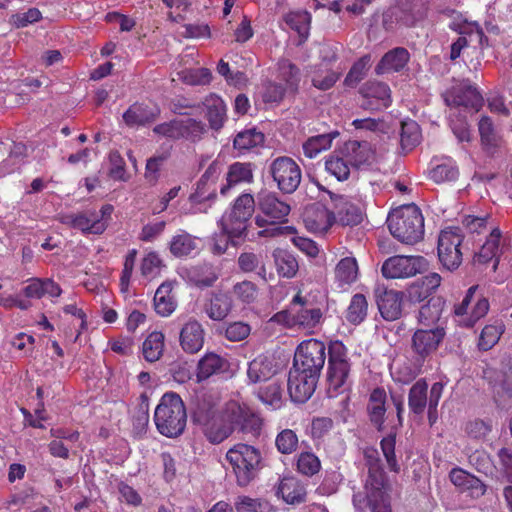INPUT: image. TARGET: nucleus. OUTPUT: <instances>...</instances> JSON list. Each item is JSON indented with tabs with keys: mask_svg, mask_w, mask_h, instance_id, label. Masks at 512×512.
Segmentation results:
<instances>
[{
	"mask_svg": "<svg viewBox=\"0 0 512 512\" xmlns=\"http://www.w3.org/2000/svg\"><path fill=\"white\" fill-rule=\"evenodd\" d=\"M239 403L230 401L221 409L215 405L199 406L197 421L202 425L203 433L211 444H220L235 431L234 421L239 417Z\"/></svg>",
	"mask_w": 512,
	"mask_h": 512,
	"instance_id": "obj_1",
	"label": "nucleus"
},
{
	"mask_svg": "<svg viewBox=\"0 0 512 512\" xmlns=\"http://www.w3.org/2000/svg\"><path fill=\"white\" fill-rule=\"evenodd\" d=\"M387 225L391 234L400 242L415 244L424 236V217L415 204L404 205L387 218Z\"/></svg>",
	"mask_w": 512,
	"mask_h": 512,
	"instance_id": "obj_2",
	"label": "nucleus"
},
{
	"mask_svg": "<svg viewBox=\"0 0 512 512\" xmlns=\"http://www.w3.org/2000/svg\"><path fill=\"white\" fill-rule=\"evenodd\" d=\"M323 315L321 305L298 293L292 298L289 309L276 313L274 319L288 328L312 331L321 324Z\"/></svg>",
	"mask_w": 512,
	"mask_h": 512,
	"instance_id": "obj_3",
	"label": "nucleus"
},
{
	"mask_svg": "<svg viewBox=\"0 0 512 512\" xmlns=\"http://www.w3.org/2000/svg\"><path fill=\"white\" fill-rule=\"evenodd\" d=\"M154 422L159 433L166 437H177L183 433L187 415L184 403L176 393H165L154 413Z\"/></svg>",
	"mask_w": 512,
	"mask_h": 512,
	"instance_id": "obj_4",
	"label": "nucleus"
},
{
	"mask_svg": "<svg viewBox=\"0 0 512 512\" xmlns=\"http://www.w3.org/2000/svg\"><path fill=\"white\" fill-rule=\"evenodd\" d=\"M351 362L348 350L340 341H333L328 347L327 393L336 397L351 388Z\"/></svg>",
	"mask_w": 512,
	"mask_h": 512,
	"instance_id": "obj_5",
	"label": "nucleus"
},
{
	"mask_svg": "<svg viewBox=\"0 0 512 512\" xmlns=\"http://www.w3.org/2000/svg\"><path fill=\"white\" fill-rule=\"evenodd\" d=\"M226 460L232 467L237 484L241 487L248 486L262 468L259 449L245 443H237L231 447L226 453Z\"/></svg>",
	"mask_w": 512,
	"mask_h": 512,
	"instance_id": "obj_6",
	"label": "nucleus"
},
{
	"mask_svg": "<svg viewBox=\"0 0 512 512\" xmlns=\"http://www.w3.org/2000/svg\"><path fill=\"white\" fill-rule=\"evenodd\" d=\"M255 211V200L251 194H242L234 202L229 213L220 221L221 228L226 231L232 240H253L254 234L249 236L248 223Z\"/></svg>",
	"mask_w": 512,
	"mask_h": 512,
	"instance_id": "obj_7",
	"label": "nucleus"
},
{
	"mask_svg": "<svg viewBox=\"0 0 512 512\" xmlns=\"http://www.w3.org/2000/svg\"><path fill=\"white\" fill-rule=\"evenodd\" d=\"M325 361L324 342L311 338L301 342L297 347L293 366L320 377Z\"/></svg>",
	"mask_w": 512,
	"mask_h": 512,
	"instance_id": "obj_8",
	"label": "nucleus"
},
{
	"mask_svg": "<svg viewBox=\"0 0 512 512\" xmlns=\"http://www.w3.org/2000/svg\"><path fill=\"white\" fill-rule=\"evenodd\" d=\"M269 173L278 189L286 194L295 192L302 179L300 166L295 160L287 156L274 159L269 165Z\"/></svg>",
	"mask_w": 512,
	"mask_h": 512,
	"instance_id": "obj_9",
	"label": "nucleus"
},
{
	"mask_svg": "<svg viewBox=\"0 0 512 512\" xmlns=\"http://www.w3.org/2000/svg\"><path fill=\"white\" fill-rule=\"evenodd\" d=\"M462 241L463 236L458 227L446 228L439 235L438 257L443 266L450 271L457 269L462 262Z\"/></svg>",
	"mask_w": 512,
	"mask_h": 512,
	"instance_id": "obj_10",
	"label": "nucleus"
},
{
	"mask_svg": "<svg viewBox=\"0 0 512 512\" xmlns=\"http://www.w3.org/2000/svg\"><path fill=\"white\" fill-rule=\"evenodd\" d=\"M257 203L264 216H256L255 223L263 228L267 223L280 224L286 221L290 205L280 200L273 192L262 191L257 196Z\"/></svg>",
	"mask_w": 512,
	"mask_h": 512,
	"instance_id": "obj_11",
	"label": "nucleus"
},
{
	"mask_svg": "<svg viewBox=\"0 0 512 512\" xmlns=\"http://www.w3.org/2000/svg\"><path fill=\"white\" fill-rule=\"evenodd\" d=\"M327 193L334 202V209L342 225L356 226L362 222L365 210V202L362 198L338 195L331 191Z\"/></svg>",
	"mask_w": 512,
	"mask_h": 512,
	"instance_id": "obj_12",
	"label": "nucleus"
},
{
	"mask_svg": "<svg viewBox=\"0 0 512 512\" xmlns=\"http://www.w3.org/2000/svg\"><path fill=\"white\" fill-rule=\"evenodd\" d=\"M425 266L422 256L397 255L388 258L382 265V275L388 279L408 278L420 273Z\"/></svg>",
	"mask_w": 512,
	"mask_h": 512,
	"instance_id": "obj_13",
	"label": "nucleus"
},
{
	"mask_svg": "<svg viewBox=\"0 0 512 512\" xmlns=\"http://www.w3.org/2000/svg\"><path fill=\"white\" fill-rule=\"evenodd\" d=\"M319 377L293 366L289 371L287 389L293 402L304 403L314 393Z\"/></svg>",
	"mask_w": 512,
	"mask_h": 512,
	"instance_id": "obj_14",
	"label": "nucleus"
},
{
	"mask_svg": "<svg viewBox=\"0 0 512 512\" xmlns=\"http://www.w3.org/2000/svg\"><path fill=\"white\" fill-rule=\"evenodd\" d=\"M446 335L444 327L437 325L432 328L417 329L412 336V349L417 360L424 361L439 347Z\"/></svg>",
	"mask_w": 512,
	"mask_h": 512,
	"instance_id": "obj_15",
	"label": "nucleus"
},
{
	"mask_svg": "<svg viewBox=\"0 0 512 512\" xmlns=\"http://www.w3.org/2000/svg\"><path fill=\"white\" fill-rule=\"evenodd\" d=\"M221 174V165L211 163L196 184L195 191L189 196L192 205H201L206 201L214 200L217 192V181Z\"/></svg>",
	"mask_w": 512,
	"mask_h": 512,
	"instance_id": "obj_16",
	"label": "nucleus"
},
{
	"mask_svg": "<svg viewBox=\"0 0 512 512\" xmlns=\"http://www.w3.org/2000/svg\"><path fill=\"white\" fill-rule=\"evenodd\" d=\"M60 222L85 234L99 235L105 231V223L99 219L96 210L63 214L60 216Z\"/></svg>",
	"mask_w": 512,
	"mask_h": 512,
	"instance_id": "obj_17",
	"label": "nucleus"
},
{
	"mask_svg": "<svg viewBox=\"0 0 512 512\" xmlns=\"http://www.w3.org/2000/svg\"><path fill=\"white\" fill-rule=\"evenodd\" d=\"M376 303L381 316L387 321H394L402 315L403 293L377 286L375 291Z\"/></svg>",
	"mask_w": 512,
	"mask_h": 512,
	"instance_id": "obj_18",
	"label": "nucleus"
},
{
	"mask_svg": "<svg viewBox=\"0 0 512 512\" xmlns=\"http://www.w3.org/2000/svg\"><path fill=\"white\" fill-rule=\"evenodd\" d=\"M484 376L498 397L512 396V363L509 359L503 360L498 367L486 369Z\"/></svg>",
	"mask_w": 512,
	"mask_h": 512,
	"instance_id": "obj_19",
	"label": "nucleus"
},
{
	"mask_svg": "<svg viewBox=\"0 0 512 512\" xmlns=\"http://www.w3.org/2000/svg\"><path fill=\"white\" fill-rule=\"evenodd\" d=\"M360 94L365 98L364 108L380 110L390 106L391 90L389 86L379 81H367L360 88Z\"/></svg>",
	"mask_w": 512,
	"mask_h": 512,
	"instance_id": "obj_20",
	"label": "nucleus"
},
{
	"mask_svg": "<svg viewBox=\"0 0 512 512\" xmlns=\"http://www.w3.org/2000/svg\"><path fill=\"white\" fill-rule=\"evenodd\" d=\"M445 102L448 106L478 110L482 106L483 98L474 86L463 82L446 93Z\"/></svg>",
	"mask_w": 512,
	"mask_h": 512,
	"instance_id": "obj_21",
	"label": "nucleus"
},
{
	"mask_svg": "<svg viewBox=\"0 0 512 512\" xmlns=\"http://www.w3.org/2000/svg\"><path fill=\"white\" fill-rule=\"evenodd\" d=\"M200 243L198 237L179 229L169 241V250L177 258L188 257L200 250Z\"/></svg>",
	"mask_w": 512,
	"mask_h": 512,
	"instance_id": "obj_22",
	"label": "nucleus"
},
{
	"mask_svg": "<svg viewBox=\"0 0 512 512\" xmlns=\"http://www.w3.org/2000/svg\"><path fill=\"white\" fill-rule=\"evenodd\" d=\"M180 345L186 353L194 354L204 344V329L196 320H189L180 331Z\"/></svg>",
	"mask_w": 512,
	"mask_h": 512,
	"instance_id": "obj_23",
	"label": "nucleus"
},
{
	"mask_svg": "<svg viewBox=\"0 0 512 512\" xmlns=\"http://www.w3.org/2000/svg\"><path fill=\"white\" fill-rule=\"evenodd\" d=\"M203 105L206 109L205 117L209 123V128L219 131L227 120V107L225 102L215 94L208 95Z\"/></svg>",
	"mask_w": 512,
	"mask_h": 512,
	"instance_id": "obj_24",
	"label": "nucleus"
},
{
	"mask_svg": "<svg viewBox=\"0 0 512 512\" xmlns=\"http://www.w3.org/2000/svg\"><path fill=\"white\" fill-rule=\"evenodd\" d=\"M410 54L403 47L393 48L383 55L375 67V73L378 75L399 72L407 65Z\"/></svg>",
	"mask_w": 512,
	"mask_h": 512,
	"instance_id": "obj_25",
	"label": "nucleus"
},
{
	"mask_svg": "<svg viewBox=\"0 0 512 512\" xmlns=\"http://www.w3.org/2000/svg\"><path fill=\"white\" fill-rule=\"evenodd\" d=\"M387 394L384 388H375L369 396L367 412L371 423L382 431L385 422Z\"/></svg>",
	"mask_w": 512,
	"mask_h": 512,
	"instance_id": "obj_26",
	"label": "nucleus"
},
{
	"mask_svg": "<svg viewBox=\"0 0 512 512\" xmlns=\"http://www.w3.org/2000/svg\"><path fill=\"white\" fill-rule=\"evenodd\" d=\"M277 495L289 505H299L306 501L307 491L305 485L294 477L283 478L278 486Z\"/></svg>",
	"mask_w": 512,
	"mask_h": 512,
	"instance_id": "obj_27",
	"label": "nucleus"
},
{
	"mask_svg": "<svg viewBox=\"0 0 512 512\" xmlns=\"http://www.w3.org/2000/svg\"><path fill=\"white\" fill-rule=\"evenodd\" d=\"M449 479L460 490H469L476 496H482L486 492L485 484L462 468H453L449 473Z\"/></svg>",
	"mask_w": 512,
	"mask_h": 512,
	"instance_id": "obj_28",
	"label": "nucleus"
},
{
	"mask_svg": "<svg viewBox=\"0 0 512 512\" xmlns=\"http://www.w3.org/2000/svg\"><path fill=\"white\" fill-rule=\"evenodd\" d=\"M364 458L368 467V477L365 487L379 486L387 484L386 474L381 465L379 453L375 448H366Z\"/></svg>",
	"mask_w": 512,
	"mask_h": 512,
	"instance_id": "obj_29",
	"label": "nucleus"
},
{
	"mask_svg": "<svg viewBox=\"0 0 512 512\" xmlns=\"http://www.w3.org/2000/svg\"><path fill=\"white\" fill-rule=\"evenodd\" d=\"M227 368L228 362L225 358L213 352L206 353L198 362L196 376L200 382L226 371Z\"/></svg>",
	"mask_w": 512,
	"mask_h": 512,
	"instance_id": "obj_30",
	"label": "nucleus"
},
{
	"mask_svg": "<svg viewBox=\"0 0 512 512\" xmlns=\"http://www.w3.org/2000/svg\"><path fill=\"white\" fill-rule=\"evenodd\" d=\"M275 373L273 361L264 355H259L248 365L247 376L254 384L271 380Z\"/></svg>",
	"mask_w": 512,
	"mask_h": 512,
	"instance_id": "obj_31",
	"label": "nucleus"
},
{
	"mask_svg": "<svg viewBox=\"0 0 512 512\" xmlns=\"http://www.w3.org/2000/svg\"><path fill=\"white\" fill-rule=\"evenodd\" d=\"M239 417L234 421V428L239 429L240 432L251 437H258L260 435L263 421L251 411L248 407L239 404Z\"/></svg>",
	"mask_w": 512,
	"mask_h": 512,
	"instance_id": "obj_32",
	"label": "nucleus"
},
{
	"mask_svg": "<svg viewBox=\"0 0 512 512\" xmlns=\"http://www.w3.org/2000/svg\"><path fill=\"white\" fill-rule=\"evenodd\" d=\"M344 150L349 157V162L356 167L369 164L374 158V151L367 141H348Z\"/></svg>",
	"mask_w": 512,
	"mask_h": 512,
	"instance_id": "obj_33",
	"label": "nucleus"
},
{
	"mask_svg": "<svg viewBox=\"0 0 512 512\" xmlns=\"http://www.w3.org/2000/svg\"><path fill=\"white\" fill-rule=\"evenodd\" d=\"M253 179L252 165L250 163L235 162L229 166L226 174V184L220 188V193L226 195L229 188L239 183H249Z\"/></svg>",
	"mask_w": 512,
	"mask_h": 512,
	"instance_id": "obj_34",
	"label": "nucleus"
},
{
	"mask_svg": "<svg viewBox=\"0 0 512 512\" xmlns=\"http://www.w3.org/2000/svg\"><path fill=\"white\" fill-rule=\"evenodd\" d=\"M444 309V302L440 298H431L422 305L418 311L417 320L423 328H432L438 325Z\"/></svg>",
	"mask_w": 512,
	"mask_h": 512,
	"instance_id": "obj_35",
	"label": "nucleus"
},
{
	"mask_svg": "<svg viewBox=\"0 0 512 512\" xmlns=\"http://www.w3.org/2000/svg\"><path fill=\"white\" fill-rule=\"evenodd\" d=\"M173 282L162 283L154 295V308L157 314L163 317L169 316L176 308V302L172 295Z\"/></svg>",
	"mask_w": 512,
	"mask_h": 512,
	"instance_id": "obj_36",
	"label": "nucleus"
},
{
	"mask_svg": "<svg viewBox=\"0 0 512 512\" xmlns=\"http://www.w3.org/2000/svg\"><path fill=\"white\" fill-rule=\"evenodd\" d=\"M235 512H276L272 503L263 497L238 495L233 502Z\"/></svg>",
	"mask_w": 512,
	"mask_h": 512,
	"instance_id": "obj_37",
	"label": "nucleus"
},
{
	"mask_svg": "<svg viewBox=\"0 0 512 512\" xmlns=\"http://www.w3.org/2000/svg\"><path fill=\"white\" fill-rule=\"evenodd\" d=\"M388 485L365 487L368 505L372 512H392Z\"/></svg>",
	"mask_w": 512,
	"mask_h": 512,
	"instance_id": "obj_38",
	"label": "nucleus"
},
{
	"mask_svg": "<svg viewBox=\"0 0 512 512\" xmlns=\"http://www.w3.org/2000/svg\"><path fill=\"white\" fill-rule=\"evenodd\" d=\"M232 298L225 293L214 294L205 311L208 317L214 321H221L228 316L232 309Z\"/></svg>",
	"mask_w": 512,
	"mask_h": 512,
	"instance_id": "obj_39",
	"label": "nucleus"
},
{
	"mask_svg": "<svg viewBox=\"0 0 512 512\" xmlns=\"http://www.w3.org/2000/svg\"><path fill=\"white\" fill-rule=\"evenodd\" d=\"M164 334L159 331L150 333L142 344V355L148 362L158 361L164 352Z\"/></svg>",
	"mask_w": 512,
	"mask_h": 512,
	"instance_id": "obj_40",
	"label": "nucleus"
},
{
	"mask_svg": "<svg viewBox=\"0 0 512 512\" xmlns=\"http://www.w3.org/2000/svg\"><path fill=\"white\" fill-rule=\"evenodd\" d=\"M157 113L150 110L148 106L135 103L123 114L124 122L128 126H141L154 121Z\"/></svg>",
	"mask_w": 512,
	"mask_h": 512,
	"instance_id": "obj_41",
	"label": "nucleus"
},
{
	"mask_svg": "<svg viewBox=\"0 0 512 512\" xmlns=\"http://www.w3.org/2000/svg\"><path fill=\"white\" fill-rule=\"evenodd\" d=\"M338 135V132H331L308 138L303 143L305 156L308 158H314L322 151L328 150L332 145L333 139Z\"/></svg>",
	"mask_w": 512,
	"mask_h": 512,
	"instance_id": "obj_42",
	"label": "nucleus"
},
{
	"mask_svg": "<svg viewBox=\"0 0 512 512\" xmlns=\"http://www.w3.org/2000/svg\"><path fill=\"white\" fill-rule=\"evenodd\" d=\"M238 267L244 273L256 272L257 275L265 282L267 279V270L265 264L261 260V256L252 252L241 253L238 257Z\"/></svg>",
	"mask_w": 512,
	"mask_h": 512,
	"instance_id": "obj_43",
	"label": "nucleus"
},
{
	"mask_svg": "<svg viewBox=\"0 0 512 512\" xmlns=\"http://www.w3.org/2000/svg\"><path fill=\"white\" fill-rule=\"evenodd\" d=\"M274 262L277 272L285 278H292L298 271V262L296 258L286 250L276 249L273 252Z\"/></svg>",
	"mask_w": 512,
	"mask_h": 512,
	"instance_id": "obj_44",
	"label": "nucleus"
},
{
	"mask_svg": "<svg viewBox=\"0 0 512 512\" xmlns=\"http://www.w3.org/2000/svg\"><path fill=\"white\" fill-rule=\"evenodd\" d=\"M264 135L256 128H249L238 132L234 138L233 146L240 152L248 151L254 147L262 145Z\"/></svg>",
	"mask_w": 512,
	"mask_h": 512,
	"instance_id": "obj_45",
	"label": "nucleus"
},
{
	"mask_svg": "<svg viewBox=\"0 0 512 512\" xmlns=\"http://www.w3.org/2000/svg\"><path fill=\"white\" fill-rule=\"evenodd\" d=\"M505 331V325L502 321H495L493 324L486 325L479 336L478 347L482 351L492 349L500 340Z\"/></svg>",
	"mask_w": 512,
	"mask_h": 512,
	"instance_id": "obj_46",
	"label": "nucleus"
},
{
	"mask_svg": "<svg viewBox=\"0 0 512 512\" xmlns=\"http://www.w3.org/2000/svg\"><path fill=\"white\" fill-rule=\"evenodd\" d=\"M421 140L420 126L414 120L401 123L400 144L402 150L408 152L414 149Z\"/></svg>",
	"mask_w": 512,
	"mask_h": 512,
	"instance_id": "obj_47",
	"label": "nucleus"
},
{
	"mask_svg": "<svg viewBox=\"0 0 512 512\" xmlns=\"http://www.w3.org/2000/svg\"><path fill=\"white\" fill-rule=\"evenodd\" d=\"M501 238V232L498 228L492 229L489 237L486 242L482 245L479 253L477 254V260L480 263H487L488 261L496 258L494 263V268L497 267L499 263L498 254H499V243Z\"/></svg>",
	"mask_w": 512,
	"mask_h": 512,
	"instance_id": "obj_48",
	"label": "nucleus"
},
{
	"mask_svg": "<svg viewBox=\"0 0 512 512\" xmlns=\"http://www.w3.org/2000/svg\"><path fill=\"white\" fill-rule=\"evenodd\" d=\"M335 277L340 286L349 285L358 277V264L355 258L345 257L335 268Z\"/></svg>",
	"mask_w": 512,
	"mask_h": 512,
	"instance_id": "obj_49",
	"label": "nucleus"
},
{
	"mask_svg": "<svg viewBox=\"0 0 512 512\" xmlns=\"http://www.w3.org/2000/svg\"><path fill=\"white\" fill-rule=\"evenodd\" d=\"M428 385L425 380H418L410 389L408 405L415 414H422L427 405Z\"/></svg>",
	"mask_w": 512,
	"mask_h": 512,
	"instance_id": "obj_50",
	"label": "nucleus"
},
{
	"mask_svg": "<svg viewBox=\"0 0 512 512\" xmlns=\"http://www.w3.org/2000/svg\"><path fill=\"white\" fill-rule=\"evenodd\" d=\"M258 398L271 409L276 410L282 405V389L276 380L270 381L267 385L260 387Z\"/></svg>",
	"mask_w": 512,
	"mask_h": 512,
	"instance_id": "obj_51",
	"label": "nucleus"
},
{
	"mask_svg": "<svg viewBox=\"0 0 512 512\" xmlns=\"http://www.w3.org/2000/svg\"><path fill=\"white\" fill-rule=\"evenodd\" d=\"M368 303L363 294H355L347 309L346 319L354 324H360L367 316Z\"/></svg>",
	"mask_w": 512,
	"mask_h": 512,
	"instance_id": "obj_52",
	"label": "nucleus"
},
{
	"mask_svg": "<svg viewBox=\"0 0 512 512\" xmlns=\"http://www.w3.org/2000/svg\"><path fill=\"white\" fill-rule=\"evenodd\" d=\"M298 444V435L292 429H283L276 435L275 446L281 454L290 455L294 453L298 448Z\"/></svg>",
	"mask_w": 512,
	"mask_h": 512,
	"instance_id": "obj_53",
	"label": "nucleus"
},
{
	"mask_svg": "<svg viewBox=\"0 0 512 512\" xmlns=\"http://www.w3.org/2000/svg\"><path fill=\"white\" fill-rule=\"evenodd\" d=\"M181 136L193 142L200 140L207 133L208 128L201 120L194 118L180 119Z\"/></svg>",
	"mask_w": 512,
	"mask_h": 512,
	"instance_id": "obj_54",
	"label": "nucleus"
},
{
	"mask_svg": "<svg viewBox=\"0 0 512 512\" xmlns=\"http://www.w3.org/2000/svg\"><path fill=\"white\" fill-rule=\"evenodd\" d=\"M297 470L305 476H313L321 469L319 458L312 452H302L297 457Z\"/></svg>",
	"mask_w": 512,
	"mask_h": 512,
	"instance_id": "obj_55",
	"label": "nucleus"
},
{
	"mask_svg": "<svg viewBox=\"0 0 512 512\" xmlns=\"http://www.w3.org/2000/svg\"><path fill=\"white\" fill-rule=\"evenodd\" d=\"M279 73L282 80H284L288 88L295 92L300 82V70L295 64L287 59L279 62Z\"/></svg>",
	"mask_w": 512,
	"mask_h": 512,
	"instance_id": "obj_56",
	"label": "nucleus"
},
{
	"mask_svg": "<svg viewBox=\"0 0 512 512\" xmlns=\"http://www.w3.org/2000/svg\"><path fill=\"white\" fill-rule=\"evenodd\" d=\"M325 169L338 181L347 180L350 175L348 162L336 155L330 156L326 159Z\"/></svg>",
	"mask_w": 512,
	"mask_h": 512,
	"instance_id": "obj_57",
	"label": "nucleus"
},
{
	"mask_svg": "<svg viewBox=\"0 0 512 512\" xmlns=\"http://www.w3.org/2000/svg\"><path fill=\"white\" fill-rule=\"evenodd\" d=\"M179 79L189 85H205L211 81V72L207 68L184 69L178 73Z\"/></svg>",
	"mask_w": 512,
	"mask_h": 512,
	"instance_id": "obj_58",
	"label": "nucleus"
},
{
	"mask_svg": "<svg viewBox=\"0 0 512 512\" xmlns=\"http://www.w3.org/2000/svg\"><path fill=\"white\" fill-rule=\"evenodd\" d=\"M232 292L239 301L250 304L257 298L258 288L253 282L244 280L236 283L232 288Z\"/></svg>",
	"mask_w": 512,
	"mask_h": 512,
	"instance_id": "obj_59",
	"label": "nucleus"
},
{
	"mask_svg": "<svg viewBox=\"0 0 512 512\" xmlns=\"http://www.w3.org/2000/svg\"><path fill=\"white\" fill-rule=\"evenodd\" d=\"M395 444L396 437L394 434H389L388 436L384 437L380 442L381 450L386 459L389 469L395 473H398L400 467L395 455Z\"/></svg>",
	"mask_w": 512,
	"mask_h": 512,
	"instance_id": "obj_60",
	"label": "nucleus"
},
{
	"mask_svg": "<svg viewBox=\"0 0 512 512\" xmlns=\"http://www.w3.org/2000/svg\"><path fill=\"white\" fill-rule=\"evenodd\" d=\"M168 157L169 153L163 152L147 160L145 168V178L150 184L155 185L158 182L159 171L162 165L168 159Z\"/></svg>",
	"mask_w": 512,
	"mask_h": 512,
	"instance_id": "obj_61",
	"label": "nucleus"
},
{
	"mask_svg": "<svg viewBox=\"0 0 512 512\" xmlns=\"http://www.w3.org/2000/svg\"><path fill=\"white\" fill-rule=\"evenodd\" d=\"M369 60V56H364L354 63L345 78L346 85L355 86L364 78Z\"/></svg>",
	"mask_w": 512,
	"mask_h": 512,
	"instance_id": "obj_62",
	"label": "nucleus"
},
{
	"mask_svg": "<svg viewBox=\"0 0 512 512\" xmlns=\"http://www.w3.org/2000/svg\"><path fill=\"white\" fill-rule=\"evenodd\" d=\"M334 216L328 210H320L316 214V220H312L309 216L305 222L307 227L314 231H326L333 223Z\"/></svg>",
	"mask_w": 512,
	"mask_h": 512,
	"instance_id": "obj_63",
	"label": "nucleus"
},
{
	"mask_svg": "<svg viewBox=\"0 0 512 512\" xmlns=\"http://www.w3.org/2000/svg\"><path fill=\"white\" fill-rule=\"evenodd\" d=\"M430 177L437 183L453 181L458 177V169L455 166L449 164L437 165L431 170Z\"/></svg>",
	"mask_w": 512,
	"mask_h": 512,
	"instance_id": "obj_64",
	"label": "nucleus"
}]
</instances>
